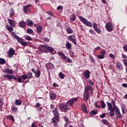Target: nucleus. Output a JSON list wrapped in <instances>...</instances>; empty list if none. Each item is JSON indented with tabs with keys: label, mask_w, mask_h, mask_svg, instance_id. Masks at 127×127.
<instances>
[{
	"label": "nucleus",
	"mask_w": 127,
	"mask_h": 127,
	"mask_svg": "<svg viewBox=\"0 0 127 127\" xmlns=\"http://www.w3.org/2000/svg\"><path fill=\"white\" fill-rule=\"evenodd\" d=\"M52 113L55 117L52 118V122L54 127H58V123L60 122V114L58 111V108L55 107L53 110Z\"/></svg>",
	"instance_id": "1"
},
{
	"label": "nucleus",
	"mask_w": 127,
	"mask_h": 127,
	"mask_svg": "<svg viewBox=\"0 0 127 127\" xmlns=\"http://www.w3.org/2000/svg\"><path fill=\"white\" fill-rule=\"evenodd\" d=\"M39 50L41 52H43V53H47V51H49V52H54L53 48L47 45H42L39 48Z\"/></svg>",
	"instance_id": "2"
},
{
	"label": "nucleus",
	"mask_w": 127,
	"mask_h": 127,
	"mask_svg": "<svg viewBox=\"0 0 127 127\" xmlns=\"http://www.w3.org/2000/svg\"><path fill=\"white\" fill-rule=\"evenodd\" d=\"M115 111H116V115L117 117V118H120V119H122L123 118V116H122V114H121V112H120V109H119V107L116 105V102H115L114 100H112L111 102Z\"/></svg>",
	"instance_id": "3"
},
{
	"label": "nucleus",
	"mask_w": 127,
	"mask_h": 127,
	"mask_svg": "<svg viewBox=\"0 0 127 127\" xmlns=\"http://www.w3.org/2000/svg\"><path fill=\"white\" fill-rule=\"evenodd\" d=\"M11 35L12 37L15 38V39H16L18 42L21 43V45H22V46H26L27 45V42L22 41V39L21 38H20L18 36H17L16 34H15V32H12Z\"/></svg>",
	"instance_id": "4"
},
{
	"label": "nucleus",
	"mask_w": 127,
	"mask_h": 127,
	"mask_svg": "<svg viewBox=\"0 0 127 127\" xmlns=\"http://www.w3.org/2000/svg\"><path fill=\"white\" fill-rule=\"evenodd\" d=\"M3 77L7 78V79H9V80H12V79H14V80H15V81H18V83H22V79H21V77H20V76H19L17 79L16 77H15V75L4 74L3 75Z\"/></svg>",
	"instance_id": "5"
},
{
	"label": "nucleus",
	"mask_w": 127,
	"mask_h": 127,
	"mask_svg": "<svg viewBox=\"0 0 127 127\" xmlns=\"http://www.w3.org/2000/svg\"><path fill=\"white\" fill-rule=\"evenodd\" d=\"M107 105L108 107V110L110 111V117H114V116H115V109H114V106L113 108V105H112V103H110L109 102H107Z\"/></svg>",
	"instance_id": "6"
},
{
	"label": "nucleus",
	"mask_w": 127,
	"mask_h": 127,
	"mask_svg": "<svg viewBox=\"0 0 127 127\" xmlns=\"http://www.w3.org/2000/svg\"><path fill=\"white\" fill-rule=\"evenodd\" d=\"M59 109H61V112H66V111H69V107L67 106V103L65 102H62L60 103Z\"/></svg>",
	"instance_id": "7"
},
{
	"label": "nucleus",
	"mask_w": 127,
	"mask_h": 127,
	"mask_svg": "<svg viewBox=\"0 0 127 127\" xmlns=\"http://www.w3.org/2000/svg\"><path fill=\"white\" fill-rule=\"evenodd\" d=\"M80 20L83 22L84 24L87 25V26H89V27H92V22L88 21L86 18L80 16Z\"/></svg>",
	"instance_id": "8"
},
{
	"label": "nucleus",
	"mask_w": 127,
	"mask_h": 127,
	"mask_svg": "<svg viewBox=\"0 0 127 127\" xmlns=\"http://www.w3.org/2000/svg\"><path fill=\"white\" fill-rule=\"evenodd\" d=\"M106 28L108 31L111 32L114 30V25L111 23H107L106 24Z\"/></svg>",
	"instance_id": "9"
},
{
	"label": "nucleus",
	"mask_w": 127,
	"mask_h": 127,
	"mask_svg": "<svg viewBox=\"0 0 127 127\" xmlns=\"http://www.w3.org/2000/svg\"><path fill=\"white\" fill-rule=\"evenodd\" d=\"M31 71L33 72V73H34V74H35V77H36V78H39V77H40V75H41V72L39 69H38L36 71L35 68H32Z\"/></svg>",
	"instance_id": "10"
},
{
	"label": "nucleus",
	"mask_w": 127,
	"mask_h": 127,
	"mask_svg": "<svg viewBox=\"0 0 127 127\" xmlns=\"http://www.w3.org/2000/svg\"><path fill=\"white\" fill-rule=\"evenodd\" d=\"M14 54H15V51L13 48H10L8 53V57H9V58H11Z\"/></svg>",
	"instance_id": "11"
},
{
	"label": "nucleus",
	"mask_w": 127,
	"mask_h": 127,
	"mask_svg": "<svg viewBox=\"0 0 127 127\" xmlns=\"http://www.w3.org/2000/svg\"><path fill=\"white\" fill-rule=\"evenodd\" d=\"M31 6V4H28V5H26L23 7V11H24V13L26 14V12L27 11H29V12L30 11V9H29V8Z\"/></svg>",
	"instance_id": "12"
},
{
	"label": "nucleus",
	"mask_w": 127,
	"mask_h": 127,
	"mask_svg": "<svg viewBox=\"0 0 127 127\" xmlns=\"http://www.w3.org/2000/svg\"><path fill=\"white\" fill-rule=\"evenodd\" d=\"M19 26L21 28H26V23L24 21H19Z\"/></svg>",
	"instance_id": "13"
},
{
	"label": "nucleus",
	"mask_w": 127,
	"mask_h": 127,
	"mask_svg": "<svg viewBox=\"0 0 127 127\" xmlns=\"http://www.w3.org/2000/svg\"><path fill=\"white\" fill-rule=\"evenodd\" d=\"M81 111L84 112L85 114H88V110H87V107H86V104L85 103H83L81 105Z\"/></svg>",
	"instance_id": "14"
},
{
	"label": "nucleus",
	"mask_w": 127,
	"mask_h": 127,
	"mask_svg": "<svg viewBox=\"0 0 127 127\" xmlns=\"http://www.w3.org/2000/svg\"><path fill=\"white\" fill-rule=\"evenodd\" d=\"M83 74L84 75V77L86 78V79H89L90 78V74H91V72L89 71L88 70H86L84 72Z\"/></svg>",
	"instance_id": "15"
},
{
	"label": "nucleus",
	"mask_w": 127,
	"mask_h": 127,
	"mask_svg": "<svg viewBox=\"0 0 127 127\" xmlns=\"http://www.w3.org/2000/svg\"><path fill=\"white\" fill-rule=\"evenodd\" d=\"M89 91H91V92H93V88L90 85H87L84 89V92L89 93Z\"/></svg>",
	"instance_id": "16"
},
{
	"label": "nucleus",
	"mask_w": 127,
	"mask_h": 127,
	"mask_svg": "<svg viewBox=\"0 0 127 127\" xmlns=\"http://www.w3.org/2000/svg\"><path fill=\"white\" fill-rule=\"evenodd\" d=\"M8 21L9 22V24L11 26H13V27H15V21H13V20L11 19H8Z\"/></svg>",
	"instance_id": "17"
},
{
	"label": "nucleus",
	"mask_w": 127,
	"mask_h": 127,
	"mask_svg": "<svg viewBox=\"0 0 127 127\" xmlns=\"http://www.w3.org/2000/svg\"><path fill=\"white\" fill-rule=\"evenodd\" d=\"M116 67L119 70H123L124 69L123 65L120 62H117L116 63Z\"/></svg>",
	"instance_id": "18"
},
{
	"label": "nucleus",
	"mask_w": 127,
	"mask_h": 127,
	"mask_svg": "<svg viewBox=\"0 0 127 127\" xmlns=\"http://www.w3.org/2000/svg\"><path fill=\"white\" fill-rule=\"evenodd\" d=\"M89 96L90 95L89 94V92L84 91V94L83 97L84 100H85V101H88V100L89 99Z\"/></svg>",
	"instance_id": "19"
},
{
	"label": "nucleus",
	"mask_w": 127,
	"mask_h": 127,
	"mask_svg": "<svg viewBox=\"0 0 127 127\" xmlns=\"http://www.w3.org/2000/svg\"><path fill=\"white\" fill-rule=\"evenodd\" d=\"M50 98L51 100H55L56 99V94L53 92L50 93Z\"/></svg>",
	"instance_id": "20"
},
{
	"label": "nucleus",
	"mask_w": 127,
	"mask_h": 127,
	"mask_svg": "<svg viewBox=\"0 0 127 127\" xmlns=\"http://www.w3.org/2000/svg\"><path fill=\"white\" fill-rule=\"evenodd\" d=\"M4 73H7L8 74H13V71L8 68H6L4 70Z\"/></svg>",
	"instance_id": "21"
},
{
	"label": "nucleus",
	"mask_w": 127,
	"mask_h": 127,
	"mask_svg": "<svg viewBox=\"0 0 127 127\" xmlns=\"http://www.w3.org/2000/svg\"><path fill=\"white\" fill-rule=\"evenodd\" d=\"M65 47L67 49V50H71V48H72V46L71 45V43L69 42H67L65 45Z\"/></svg>",
	"instance_id": "22"
},
{
	"label": "nucleus",
	"mask_w": 127,
	"mask_h": 127,
	"mask_svg": "<svg viewBox=\"0 0 127 127\" xmlns=\"http://www.w3.org/2000/svg\"><path fill=\"white\" fill-rule=\"evenodd\" d=\"M7 30H8V31H9V32H11V33L13 32L12 31H13V28H12V27H11V26H8V25H7L6 26Z\"/></svg>",
	"instance_id": "23"
},
{
	"label": "nucleus",
	"mask_w": 127,
	"mask_h": 127,
	"mask_svg": "<svg viewBox=\"0 0 127 127\" xmlns=\"http://www.w3.org/2000/svg\"><path fill=\"white\" fill-rule=\"evenodd\" d=\"M27 77L29 80L33 78V76H32V72H31V71H28L27 73Z\"/></svg>",
	"instance_id": "24"
},
{
	"label": "nucleus",
	"mask_w": 127,
	"mask_h": 127,
	"mask_svg": "<svg viewBox=\"0 0 127 127\" xmlns=\"http://www.w3.org/2000/svg\"><path fill=\"white\" fill-rule=\"evenodd\" d=\"M21 104H22V101L19 99H17L15 101V105H16V106H20Z\"/></svg>",
	"instance_id": "25"
},
{
	"label": "nucleus",
	"mask_w": 127,
	"mask_h": 127,
	"mask_svg": "<svg viewBox=\"0 0 127 127\" xmlns=\"http://www.w3.org/2000/svg\"><path fill=\"white\" fill-rule=\"evenodd\" d=\"M7 120H10V121H11V122H13V123H14V117H13L11 115H7Z\"/></svg>",
	"instance_id": "26"
},
{
	"label": "nucleus",
	"mask_w": 127,
	"mask_h": 127,
	"mask_svg": "<svg viewBox=\"0 0 127 127\" xmlns=\"http://www.w3.org/2000/svg\"><path fill=\"white\" fill-rule=\"evenodd\" d=\"M43 29V28L42 27V26H39L37 28V33L39 34V33H41V31H42V29Z\"/></svg>",
	"instance_id": "27"
},
{
	"label": "nucleus",
	"mask_w": 127,
	"mask_h": 127,
	"mask_svg": "<svg viewBox=\"0 0 127 127\" xmlns=\"http://www.w3.org/2000/svg\"><path fill=\"white\" fill-rule=\"evenodd\" d=\"M26 22L28 26H32V25H33V22L29 19H27Z\"/></svg>",
	"instance_id": "28"
},
{
	"label": "nucleus",
	"mask_w": 127,
	"mask_h": 127,
	"mask_svg": "<svg viewBox=\"0 0 127 127\" xmlns=\"http://www.w3.org/2000/svg\"><path fill=\"white\" fill-rule=\"evenodd\" d=\"M73 102L71 101V100H68L66 102V105H67L68 107H73Z\"/></svg>",
	"instance_id": "29"
},
{
	"label": "nucleus",
	"mask_w": 127,
	"mask_h": 127,
	"mask_svg": "<svg viewBox=\"0 0 127 127\" xmlns=\"http://www.w3.org/2000/svg\"><path fill=\"white\" fill-rule=\"evenodd\" d=\"M10 13L9 16L10 17H12L14 15V10H13V8H11L10 10Z\"/></svg>",
	"instance_id": "30"
},
{
	"label": "nucleus",
	"mask_w": 127,
	"mask_h": 127,
	"mask_svg": "<svg viewBox=\"0 0 127 127\" xmlns=\"http://www.w3.org/2000/svg\"><path fill=\"white\" fill-rule=\"evenodd\" d=\"M11 110L13 113H17V111H18V108H17V107H12Z\"/></svg>",
	"instance_id": "31"
},
{
	"label": "nucleus",
	"mask_w": 127,
	"mask_h": 127,
	"mask_svg": "<svg viewBox=\"0 0 127 127\" xmlns=\"http://www.w3.org/2000/svg\"><path fill=\"white\" fill-rule=\"evenodd\" d=\"M5 60L4 59L0 58V64L1 65H3V64H5Z\"/></svg>",
	"instance_id": "32"
},
{
	"label": "nucleus",
	"mask_w": 127,
	"mask_h": 127,
	"mask_svg": "<svg viewBox=\"0 0 127 127\" xmlns=\"http://www.w3.org/2000/svg\"><path fill=\"white\" fill-rule=\"evenodd\" d=\"M59 54L60 56L62 57V58H63V59H64V60H66V58H67V57L65 56V54H64V53H61Z\"/></svg>",
	"instance_id": "33"
},
{
	"label": "nucleus",
	"mask_w": 127,
	"mask_h": 127,
	"mask_svg": "<svg viewBox=\"0 0 127 127\" xmlns=\"http://www.w3.org/2000/svg\"><path fill=\"white\" fill-rule=\"evenodd\" d=\"M97 111L93 110L90 112V115L91 116H95V115H97Z\"/></svg>",
	"instance_id": "34"
},
{
	"label": "nucleus",
	"mask_w": 127,
	"mask_h": 127,
	"mask_svg": "<svg viewBox=\"0 0 127 127\" xmlns=\"http://www.w3.org/2000/svg\"><path fill=\"white\" fill-rule=\"evenodd\" d=\"M95 31L98 33L99 34H100V33H102V30H101V28H96L95 30Z\"/></svg>",
	"instance_id": "35"
},
{
	"label": "nucleus",
	"mask_w": 127,
	"mask_h": 127,
	"mask_svg": "<svg viewBox=\"0 0 127 127\" xmlns=\"http://www.w3.org/2000/svg\"><path fill=\"white\" fill-rule=\"evenodd\" d=\"M49 66L50 69H52V70H53V69H54V68H55L54 64H53L51 63H49Z\"/></svg>",
	"instance_id": "36"
},
{
	"label": "nucleus",
	"mask_w": 127,
	"mask_h": 127,
	"mask_svg": "<svg viewBox=\"0 0 127 127\" xmlns=\"http://www.w3.org/2000/svg\"><path fill=\"white\" fill-rule=\"evenodd\" d=\"M59 77L60 78V79H64L65 76H64V74H63V73L60 72L59 73Z\"/></svg>",
	"instance_id": "37"
},
{
	"label": "nucleus",
	"mask_w": 127,
	"mask_h": 127,
	"mask_svg": "<svg viewBox=\"0 0 127 127\" xmlns=\"http://www.w3.org/2000/svg\"><path fill=\"white\" fill-rule=\"evenodd\" d=\"M66 32H67L69 34H71V33H73V30L71 28H67L66 30Z\"/></svg>",
	"instance_id": "38"
},
{
	"label": "nucleus",
	"mask_w": 127,
	"mask_h": 127,
	"mask_svg": "<svg viewBox=\"0 0 127 127\" xmlns=\"http://www.w3.org/2000/svg\"><path fill=\"white\" fill-rule=\"evenodd\" d=\"M122 111L123 114H126V106L124 105H122Z\"/></svg>",
	"instance_id": "39"
},
{
	"label": "nucleus",
	"mask_w": 127,
	"mask_h": 127,
	"mask_svg": "<svg viewBox=\"0 0 127 127\" xmlns=\"http://www.w3.org/2000/svg\"><path fill=\"white\" fill-rule=\"evenodd\" d=\"M25 38L26 39V40H28V41H32V38H31V37H30L29 35L25 37Z\"/></svg>",
	"instance_id": "40"
},
{
	"label": "nucleus",
	"mask_w": 127,
	"mask_h": 127,
	"mask_svg": "<svg viewBox=\"0 0 127 127\" xmlns=\"http://www.w3.org/2000/svg\"><path fill=\"white\" fill-rule=\"evenodd\" d=\"M102 122L104 125H109V122H108V120L106 119H102Z\"/></svg>",
	"instance_id": "41"
},
{
	"label": "nucleus",
	"mask_w": 127,
	"mask_h": 127,
	"mask_svg": "<svg viewBox=\"0 0 127 127\" xmlns=\"http://www.w3.org/2000/svg\"><path fill=\"white\" fill-rule=\"evenodd\" d=\"M27 33H28V34H32V33H33V30L30 28H29L27 30Z\"/></svg>",
	"instance_id": "42"
},
{
	"label": "nucleus",
	"mask_w": 127,
	"mask_h": 127,
	"mask_svg": "<svg viewBox=\"0 0 127 127\" xmlns=\"http://www.w3.org/2000/svg\"><path fill=\"white\" fill-rule=\"evenodd\" d=\"M70 19L72 21H75V20H76V15L73 14L72 17H70Z\"/></svg>",
	"instance_id": "43"
},
{
	"label": "nucleus",
	"mask_w": 127,
	"mask_h": 127,
	"mask_svg": "<svg viewBox=\"0 0 127 127\" xmlns=\"http://www.w3.org/2000/svg\"><path fill=\"white\" fill-rule=\"evenodd\" d=\"M101 106L102 107V109H105L106 108V103H105L104 101H101Z\"/></svg>",
	"instance_id": "44"
},
{
	"label": "nucleus",
	"mask_w": 127,
	"mask_h": 127,
	"mask_svg": "<svg viewBox=\"0 0 127 127\" xmlns=\"http://www.w3.org/2000/svg\"><path fill=\"white\" fill-rule=\"evenodd\" d=\"M63 118H64V120L65 121L66 123L68 124V123H69V119L68 118V117L66 116H64L63 117Z\"/></svg>",
	"instance_id": "45"
},
{
	"label": "nucleus",
	"mask_w": 127,
	"mask_h": 127,
	"mask_svg": "<svg viewBox=\"0 0 127 127\" xmlns=\"http://www.w3.org/2000/svg\"><path fill=\"white\" fill-rule=\"evenodd\" d=\"M107 53V52L106 51H105V50H101L100 51V54H101V55H104L105 56V54H106Z\"/></svg>",
	"instance_id": "46"
},
{
	"label": "nucleus",
	"mask_w": 127,
	"mask_h": 127,
	"mask_svg": "<svg viewBox=\"0 0 127 127\" xmlns=\"http://www.w3.org/2000/svg\"><path fill=\"white\" fill-rule=\"evenodd\" d=\"M21 77L23 80H26V79H28L27 75L26 74H23L21 76Z\"/></svg>",
	"instance_id": "47"
},
{
	"label": "nucleus",
	"mask_w": 127,
	"mask_h": 127,
	"mask_svg": "<svg viewBox=\"0 0 127 127\" xmlns=\"http://www.w3.org/2000/svg\"><path fill=\"white\" fill-rule=\"evenodd\" d=\"M70 100L74 104L75 102H76V101H78V98L77 97L73 98H72Z\"/></svg>",
	"instance_id": "48"
},
{
	"label": "nucleus",
	"mask_w": 127,
	"mask_h": 127,
	"mask_svg": "<svg viewBox=\"0 0 127 127\" xmlns=\"http://www.w3.org/2000/svg\"><path fill=\"white\" fill-rule=\"evenodd\" d=\"M89 32L91 34H92V35H96V32H95V31H94V30H90L89 31Z\"/></svg>",
	"instance_id": "49"
},
{
	"label": "nucleus",
	"mask_w": 127,
	"mask_h": 127,
	"mask_svg": "<svg viewBox=\"0 0 127 127\" xmlns=\"http://www.w3.org/2000/svg\"><path fill=\"white\" fill-rule=\"evenodd\" d=\"M92 26H93V29H94V30H95L96 29V28H97L98 27V24H97V23H93V24H92Z\"/></svg>",
	"instance_id": "50"
},
{
	"label": "nucleus",
	"mask_w": 127,
	"mask_h": 127,
	"mask_svg": "<svg viewBox=\"0 0 127 127\" xmlns=\"http://www.w3.org/2000/svg\"><path fill=\"white\" fill-rule=\"evenodd\" d=\"M89 58L91 59L90 61L92 62V63H94L95 62V59H94V58H93V56L92 55L89 56Z\"/></svg>",
	"instance_id": "51"
},
{
	"label": "nucleus",
	"mask_w": 127,
	"mask_h": 127,
	"mask_svg": "<svg viewBox=\"0 0 127 127\" xmlns=\"http://www.w3.org/2000/svg\"><path fill=\"white\" fill-rule=\"evenodd\" d=\"M98 58H99V59H104V58H105V56L101 55H98L97 56Z\"/></svg>",
	"instance_id": "52"
},
{
	"label": "nucleus",
	"mask_w": 127,
	"mask_h": 127,
	"mask_svg": "<svg viewBox=\"0 0 127 127\" xmlns=\"http://www.w3.org/2000/svg\"><path fill=\"white\" fill-rule=\"evenodd\" d=\"M75 38H73V35H70L68 36V39L70 41H72Z\"/></svg>",
	"instance_id": "53"
},
{
	"label": "nucleus",
	"mask_w": 127,
	"mask_h": 127,
	"mask_svg": "<svg viewBox=\"0 0 127 127\" xmlns=\"http://www.w3.org/2000/svg\"><path fill=\"white\" fill-rule=\"evenodd\" d=\"M87 83L89 84V85H92V86H94V82H93L91 80H89Z\"/></svg>",
	"instance_id": "54"
},
{
	"label": "nucleus",
	"mask_w": 127,
	"mask_h": 127,
	"mask_svg": "<svg viewBox=\"0 0 127 127\" xmlns=\"http://www.w3.org/2000/svg\"><path fill=\"white\" fill-rule=\"evenodd\" d=\"M105 117H106V113H103L102 115H100V118H101V119H104Z\"/></svg>",
	"instance_id": "55"
},
{
	"label": "nucleus",
	"mask_w": 127,
	"mask_h": 127,
	"mask_svg": "<svg viewBox=\"0 0 127 127\" xmlns=\"http://www.w3.org/2000/svg\"><path fill=\"white\" fill-rule=\"evenodd\" d=\"M40 106H41V104L39 103H37L36 104V106H34L35 108H39V107H40Z\"/></svg>",
	"instance_id": "56"
},
{
	"label": "nucleus",
	"mask_w": 127,
	"mask_h": 127,
	"mask_svg": "<svg viewBox=\"0 0 127 127\" xmlns=\"http://www.w3.org/2000/svg\"><path fill=\"white\" fill-rule=\"evenodd\" d=\"M47 14H49V15H51V16H53L54 14L52 13V12L51 11H47L46 12Z\"/></svg>",
	"instance_id": "57"
},
{
	"label": "nucleus",
	"mask_w": 127,
	"mask_h": 127,
	"mask_svg": "<svg viewBox=\"0 0 127 127\" xmlns=\"http://www.w3.org/2000/svg\"><path fill=\"white\" fill-rule=\"evenodd\" d=\"M71 42H72V43H73V44H74V45H77V42L76 41V39H73Z\"/></svg>",
	"instance_id": "58"
},
{
	"label": "nucleus",
	"mask_w": 127,
	"mask_h": 127,
	"mask_svg": "<svg viewBox=\"0 0 127 127\" xmlns=\"http://www.w3.org/2000/svg\"><path fill=\"white\" fill-rule=\"evenodd\" d=\"M65 59H66L67 60V63H71L72 62V60H71V59H70L69 58L66 57V58H65Z\"/></svg>",
	"instance_id": "59"
},
{
	"label": "nucleus",
	"mask_w": 127,
	"mask_h": 127,
	"mask_svg": "<svg viewBox=\"0 0 127 127\" xmlns=\"http://www.w3.org/2000/svg\"><path fill=\"white\" fill-rule=\"evenodd\" d=\"M123 49H124V51H125L126 52H127V45H126L123 47Z\"/></svg>",
	"instance_id": "60"
},
{
	"label": "nucleus",
	"mask_w": 127,
	"mask_h": 127,
	"mask_svg": "<svg viewBox=\"0 0 127 127\" xmlns=\"http://www.w3.org/2000/svg\"><path fill=\"white\" fill-rule=\"evenodd\" d=\"M63 8V7L62 6L59 5L57 7V10H59V9H62Z\"/></svg>",
	"instance_id": "61"
},
{
	"label": "nucleus",
	"mask_w": 127,
	"mask_h": 127,
	"mask_svg": "<svg viewBox=\"0 0 127 127\" xmlns=\"http://www.w3.org/2000/svg\"><path fill=\"white\" fill-rule=\"evenodd\" d=\"M50 39L48 38H44V41H46V42H49Z\"/></svg>",
	"instance_id": "62"
},
{
	"label": "nucleus",
	"mask_w": 127,
	"mask_h": 127,
	"mask_svg": "<svg viewBox=\"0 0 127 127\" xmlns=\"http://www.w3.org/2000/svg\"><path fill=\"white\" fill-rule=\"evenodd\" d=\"M32 127H37V126H36V123H33L32 124Z\"/></svg>",
	"instance_id": "63"
},
{
	"label": "nucleus",
	"mask_w": 127,
	"mask_h": 127,
	"mask_svg": "<svg viewBox=\"0 0 127 127\" xmlns=\"http://www.w3.org/2000/svg\"><path fill=\"white\" fill-rule=\"evenodd\" d=\"M124 63L126 66L127 67V60L126 59H124Z\"/></svg>",
	"instance_id": "64"
}]
</instances>
